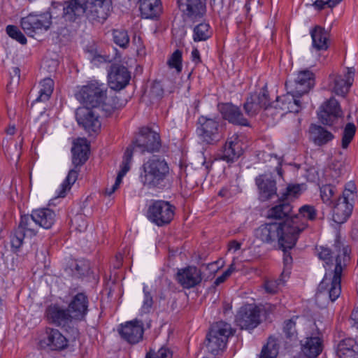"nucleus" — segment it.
I'll list each match as a JSON object with an SVG mask.
<instances>
[{"label": "nucleus", "mask_w": 358, "mask_h": 358, "mask_svg": "<svg viewBox=\"0 0 358 358\" xmlns=\"http://www.w3.org/2000/svg\"><path fill=\"white\" fill-rule=\"evenodd\" d=\"M315 85V76L313 72L306 69L300 71L293 81H287L285 87L287 93L276 99V106L287 113H299L303 107L301 96L307 94Z\"/></svg>", "instance_id": "obj_1"}, {"label": "nucleus", "mask_w": 358, "mask_h": 358, "mask_svg": "<svg viewBox=\"0 0 358 358\" xmlns=\"http://www.w3.org/2000/svg\"><path fill=\"white\" fill-rule=\"evenodd\" d=\"M111 0H67L64 3L63 15L70 22L85 17L92 22H103L108 17Z\"/></svg>", "instance_id": "obj_2"}, {"label": "nucleus", "mask_w": 358, "mask_h": 358, "mask_svg": "<svg viewBox=\"0 0 358 358\" xmlns=\"http://www.w3.org/2000/svg\"><path fill=\"white\" fill-rule=\"evenodd\" d=\"M305 229L296 224L294 219L283 222H271L261 225L255 231L256 238L265 243L278 241L280 248H292L299 234Z\"/></svg>", "instance_id": "obj_3"}, {"label": "nucleus", "mask_w": 358, "mask_h": 358, "mask_svg": "<svg viewBox=\"0 0 358 358\" xmlns=\"http://www.w3.org/2000/svg\"><path fill=\"white\" fill-rule=\"evenodd\" d=\"M338 254L336 258V264L334 271L326 272L322 282L320 283L317 297L328 298L331 301H336L341 293V275L342 271L348 264L350 257V250L348 246L343 247L336 245Z\"/></svg>", "instance_id": "obj_4"}, {"label": "nucleus", "mask_w": 358, "mask_h": 358, "mask_svg": "<svg viewBox=\"0 0 358 358\" xmlns=\"http://www.w3.org/2000/svg\"><path fill=\"white\" fill-rule=\"evenodd\" d=\"M141 182L149 188L162 189L170 176V168L165 159L153 157L143 165Z\"/></svg>", "instance_id": "obj_5"}, {"label": "nucleus", "mask_w": 358, "mask_h": 358, "mask_svg": "<svg viewBox=\"0 0 358 358\" xmlns=\"http://www.w3.org/2000/svg\"><path fill=\"white\" fill-rule=\"evenodd\" d=\"M106 87L103 83L92 81L84 85L76 93V99L85 106L96 110H103L106 99Z\"/></svg>", "instance_id": "obj_6"}, {"label": "nucleus", "mask_w": 358, "mask_h": 358, "mask_svg": "<svg viewBox=\"0 0 358 358\" xmlns=\"http://www.w3.org/2000/svg\"><path fill=\"white\" fill-rule=\"evenodd\" d=\"M231 324L223 321L213 324L206 336V348L213 355H218L226 347L229 336L234 334Z\"/></svg>", "instance_id": "obj_7"}, {"label": "nucleus", "mask_w": 358, "mask_h": 358, "mask_svg": "<svg viewBox=\"0 0 358 358\" xmlns=\"http://www.w3.org/2000/svg\"><path fill=\"white\" fill-rule=\"evenodd\" d=\"M161 140L159 134L148 127L141 129L139 134L136 136L126 150L130 149L133 152H138L141 154L145 152H154L159 150Z\"/></svg>", "instance_id": "obj_8"}, {"label": "nucleus", "mask_w": 358, "mask_h": 358, "mask_svg": "<svg viewBox=\"0 0 358 358\" xmlns=\"http://www.w3.org/2000/svg\"><path fill=\"white\" fill-rule=\"evenodd\" d=\"M275 106L276 102L274 103L273 106H270L268 92L266 87H264L259 92L251 94L250 96L247 98L243 104V108L245 113L249 117L255 116L262 109L266 110L268 113L273 110V109H275L277 110L278 113H280V115L282 116L285 113H283V111L280 109L278 106L275 108ZM273 114V113L271 112V115Z\"/></svg>", "instance_id": "obj_9"}, {"label": "nucleus", "mask_w": 358, "mask_h": 358, "mask_svg": "<svg viewBox=\"0 0 358 358\" xmlns=\"http://www.w3.org/2000/svg\"><path fill=\"white\" fill-rule=\"evenodd\" d=\"M46 317L48 322L57 327L65 328L70 331L73 338L78 335V330L75 327V320L71 317L68 309H64L58 306H50L47 308Z\"/></svg>", "instance_id": "obj_10"}, {"label": "nucleus", "mask_w": 358, "mask_h": 358, "mask_svg": "<svg viewBox=\"0 0 358 358\" xmlns=\"http://www.w3.org/2000/svg\"><path fill=\"white\" fill-rule=\"evenodd\" d=\"M51 15L49 12H44L41 14L34 13L22 17L21 20V27L29 36L33 37L34 34L43 30H48L52 23Z\"/></svg>", "instance_id": "obj_11"}, {"label": "nucleus", "mask_w": 358, "mask_h": 358, "mask_svg": "<svg viewBox=\"0 0 358 358\" xmlns=\"http://www.w3.org/2000/svg\"><path fill=\"white\" fill-rule=\"evenodd\" d=\"M38 225L34 219L33 213L21 216L20 223L11 237L13 248H19L23 243L25 237H32L36 235Z\"/></svg>", "instance_id": "obj_12"}, {"label": "nucleus", "mask_w": 358, "mask_h": 358, "mask_svg": "<svg viewBox=\"0 0 358 358\" xmlns=\"http://www.w3.org/2000/svg\"><path fill=\"white\" fill-rule=\"evenodd\" d=\"M173 206L164 201H156L148 210V219L157 226L169 224L173 217Z\"/></svg>", "instance_id": "obj_13"}, {"label": "nucleus", "mask_w": 358, "mask_h": 358, "mask_svg": "<svg viewBox=\"0 0 358 358\" xmlns=\"http://www.w3.org/2000/svg\"><path fill=\"white\" fill-rule=\"evenodd\" d=\"M197 134L200 138L208 144H214L222 138L218 122L207 116H201L199 118Z\"/></svg>", "instance_id": "obj_14"}, {"label": "nucleus", "mask_w": 358, "mask_h": 358, "mask_svg": "<svg viewBox=\"0 0 358 358\" xmlns=\"http://www.w3.org/2000/svg\"><path fill=\"white\" fill-rule=\"evenodd\" d=\"M236 324L242 329H253L260 323V310L253 304L241 307L236 316Z\"/></svg>", "instance_id": "obj_15"}, {"label": "nucleus", "mask_w": 358, "mask_h": 358, "mask_svg": "<svg viewBox=\"0 0 358 358\" xmlns=\"http://www.w3.org/2000/svg\"><path fill=\"white\" fill-rule=\"evenodd\" d=\"M98 110L90 107L78 108L76 113V120L88 133H96L101 128Z\"/></svg>", "instance_id": "obj_16"}, {"label": "nucleus", "mask_w": 358, "mask_h": 358, "mask_svg": "<svg viewBox=\"0 0 358 358\" xmlns=\"http://www.w3.org/2000/svg\"><path fill=\"white\" fill-rule=\"evenodd\" d=\"M118 332L124 340L131 344H135L143 338V324L138 320L127 322L120 326Z\"/></svg>", "instance_id": "obj_17"}, {"label": "nucleus", "mask_w": 358, "mask_h": 358, "mask_svg": "<svg viewBox=\"0 0 358 358\" xmlns=\"http://www.w3.org/2000/svg\"><path fill=\"white\" fill-rule=\"evenodd\" d=\"M89 300L84 292L73 295L69 303L68 310L75 321L84 320L88 312Z\"/></svg>", "instance_id": "obj_18"}, {"label": "nucleus", "mask_w": 358, "mask_h": 358, "mask_svg": "<svg viewBox=\"0 0 358 358\" xmlns=\"http://www.w3.org/2000/svg\"><path fill=\"white\" fill-rule=\"evenodd\" d=\"M108 77L109 85L114 90L124 88L130 80V74L127 68L117 64L110 66Z\"/></svg>", "instance_id": "obj_19"}, {"label": "nucleus", "mask_w": 358, "mask_h": 358, "mask_svg": "<svg viewBox=\"0 0 358 358\" xmlns=\"http://www.w3.org/2000/svg\"><path fill=\"white\" fill-rule=\"evenodd\" d=\"M342 115V110L338 101L334 97L330 98L320 107L318 117L324 124H331L334 121Z\"/></svg>", "instance_id": "obj_20"}, {"label": "nucleus", "mask_w": 358, "mask_h": 358, "mask_svg": "<svg viewBox=\"0 0 358 358\" xmlns=\"http://www.w3.org/2000/svg\"><path fill=\"white\" fill-rule=\"evenodd\" d=\"M347 71L344 76H330V79L333 82L331 90L337 95L345 96L349 92L350 87L354 81V75L355 70L354 68H347Z\"/></svg>", "instance_id": "obj_21"}, {"label": "nucleus", "mask_w": 358, "mask_h": 358, "mask_svg": "<svg viewBox=\"0 0 358 358\" xmlns=\"http://www.w3.org/2000/svg\"><path fill=\"white\" fill-rule=\"evenodd\" d=\"M176 280L182 287L189 289L201 282V273L195 266H188L178 271Z\"/></svg>", "instance_id": "obj_22"}, {"label": "nucleus", "mask_w": 358, "mask_h": 358, "mask_svg": "<svg viewBox=\"0 0 358 358\" xmlns=\"http://www.w3.org/2000/svg\"><path fill=\"white\" fill-rule=\"evenodd\" d=\"M41 344L51 350H61L68 345V339L58 329L47 328Z\"/></svg>", "instance_id": "obj_23"}, {"label": "nucleus", "mask_w": 358, "mask_h": 358, "mask_svg": "<svg viewBox=\"0 0 358 358\" xmlns=\"http://www.w3.org/2000/svg\"><path fill=\"white\" fill-rule=\"evenodd\" d=\"M180 10L192 20L203 17L206 12L205 0H178Z\"/></svg>", "instance_id": "obj_24"}, {"label": "nucleus", "mask_w": 358, "mask_h": 358, "mask_svg": "<svg viewBox=\"0 0 358 358\" xmlns=\"http://www.w3.org/2000/svg\"><path fill=\"white\" fill-rule=\"evenodd\" d=\"M259 189V199L266 201L277 194L275 181L266 175H260L255 179Z\"/></svg>", "instance_id": "obj_25"}, {"label": "nucleus", "mask_w": 358, "mask_h": 358, "mask_svg": "<svg viewBox=\"0 0 358 358\" xmlns=\"http://www.w3.org/2000/svg\"><path fill=\"white\" fill-rule=\"evenodd\" d=\"M220 110L223 117L229 122L241 126L249 125L248 120L243 117L239 107L231 103H224L220 106Z\"/></svg>", "instance_id": "obj_26"}, {"label": "nucleus", "mask_w": 358, "mask_h": 358, "mask_svg": "<svg viewBox=\"0 0 358 358\" xmlns=\"http://www.w3.org/2000/svg\"><path fill=\"white\" fill-rule=\"evenodd\" d=\"M301 352L308 358H316L322 350V341L318 336H307L301 341Z\"/></svg>", "instance_id": "obj_27"}, {"label": "nucleus", "mask_w": 358, "mask_h": 358, "mask_svg": "<svg viewBox=\"0 0 358 358\" xmlns=\"http://www.w3.org/2000/svg\"><path fill=\"white\" fill-rule=\"evenodd\" d=\"M72 162L76 167L83 165L88 159L90 145L86 138H78L73 142L72 148Z\"/></svg>", "instance_id": "obj_28"}, {"label": "nucleus", "mask_w": 358, "mask_h": 358, "mask_svg": "<svg viewBox=\"0 0 358 358\" xmlns=\"http://www.w3.org/2000/svg\"><path fill=\"white\" fill-rule=\"evenodd\" d=\"M32 213L38 227H42L45 229H50L56 221L55 213L48 208L34 210Z\"/></svg>", "instance_id": "obj_29"}, {"label": "nucleus", "mask_w": 358, "mask_h": 358, "mask_svg": "<svg viewBox=\"0 0 358 358\" xmlns=\"http://www.w3.org/2000/svg\"><path fill=\"white\" fill-rule=\"evenodd\" d=\"M141 15L147 19L157 18L162 10L161 0H139Z\"/></svg>", "instance_id": "obj_30"}, {"label": "nucleus", "mask_w": 358, "mask_h": 358, "mask_svg": "<svg viewBox=\"0 0 358 358\" xmlns=\"http://www.w3.org/2000/svg\"><path fill=\"white\" fill-rule=\"evenodd\" d=\"M281 200L278 205H276L268 210V217L274 219L287 217L286 220L287 219H294L297 226L300 227H303V225L300 226L298 223V215L293 216L291 215L292 210L291 205L286 201Z\"/></svg>", "instance_id": "obj_31"}, {"label": "nucleus", "mask_w": 358, "mask_h": 358, "mask_svg": "<svg viewBox=\"0 0 358 358\" xmlns=\"http://www.w3.org/2000/svg\"><path fill=\"white\" fill-rule=\"evenodd\" d=\"M131 159L132 153L130 149H128L124 152L123 160L121 164V169L117 174L115 183L111 186V187H107L106 189L105 194L106 195L110 196L119 188L120 185L122 182V178L130 169V164L131 162Z\"/></svg>", "instance_id": "obj_32"}, {"label": "nucleus", "mask_w": 358, "mask_h": 358, "mask_svg": "<svg viewBox=\"0 0 358 358\" xmlns=\"http://www.w3.org/2000/svg\"><path fill=\"white\" fill-rule=\"evenodd\" d=\"M333 220L337 224L345 222L351 215L352 204L351 202H343L337 200L332 206Z\"/></svg>", "instance_id": "obj_33"}, {"label": "nucleus", "mask_w": 358, "mask_h": 358, "mask_svg": "<svg viewBox=\"0 0 358 358\" xmlns=\"http://www.w3.org/2000/svg\"><path fill=\"white\" fill-rule=\"evenodd\" d=\"M243 153V149L237 141V138H232L225 143L222 155V159L227 162L236 160Z\"/></svg>", "instance_id": "obj_34"}, {"label": "nucleus", "mask_w": 358, "mask_h": 358, "mask_svg": "<svg viewBox=\"0 0 358 358\" xmlns=\"http://www.w3.org/2000/svg\"><path fill=\"white\" fill-rule=\"evenodd\" d=\"M337 355L339 358H358V344L352 338L342 340L338 345Z\"/></svg>", "instance_id": "obj_35"}, {"label": "nucleus", "mask_w": 358, "mask_h": 358, "mask_svg": "<svg viewBox=\"0 0 358 358\" xmlns=\"http://www.w3.org/2000/svg\"><path fill=\"white\" fill-rule=\"evenodd\" d=\"M310 136L312 141L317 145H323L334 138V135L325 128L312 124L310 127Z\"/></svg>", "instance_id": "obj_36"}, {"label": "nucleus", "mask_w": 358, "mask_h": 358, "mask_svg": "<svg viewBox=\"0 0 358 358\" xmlns=\"http://www.w3.org/2000/svg\"><path fill=\"white\" fill-rule=\"evenodd\" d=\"M313 47L317 50H327L328 48V32L322 27L316 26L310 31Z\"/></svg>", "instance_id": "obj_37"}, {"label": "nucleus", "mask_w": 358, "mask_h": 358, "mask_svg": "<svg viewBox=\"0 0 358 358\" xmlns=\"http://www.w3.org/2000/svg\"><path fill=\"white\" fill-rule=\"evenodd\" d=\"M54 82L51 78H47L41 82L39 95L36 99V102L46 101L50 97L53 92Z\"/></svg>", "instance_id": "obj_38"}, {"label": "nucleus", "mask_w": 358, "mask_h": 358, "mask_svg": "<svg viewBox=\"0 0 358 358\" xmlns=\"http://www.w3.org/2000/svg\"><path fill=\"white\" fill-rule=\"evenodd\" d=\"M77 178L78 171L75 169L70 170L66 179L60 185L57 197L64 198L66 195L67 192L71 189V185L76 181Z\"/></svg>", "instance_id": "obj_39"}, {"label": "nucleus", "mask_w": 358, "mask_h": 358, "mask_svg": "<svg viewBox=\"0 0 358 358\" xmlns=\"http://www.w3.org/2000/svg\"><path fill=\"white\" fill-rule=\"evenodd\" d=\"M278 354V345L274 337H269L267 344L263 347L259 358H276Z\"/></svg>", "instance_id": "obj_40"}, {"label": "nucleus", "mask_w": 358, "mask_h": 358, "mask_svg": "<svg viewBox=\"0 0 358 358\" xmlns=\"http://www.w3.org/2000/svg\"><path fill=\"white\" fill-rule=\"evenodd\" d=\"M210 36V26L207 23H201L194 29L193 39L195 42L206 41Z\"/></svg>", "instance_id": "obj_41"}, {"label": "nucleus", "mask_w": 358, "mask_h": 358, "mask_svg": "<svg viewBox=\"0 0 358 358\" xmlns=\"http://www.w3.org/2000/svg\"><path fill=\"white\" fill-rule=\"evenodd\" d=\"M336 192L335 187L331 185H325L320 187V196L322 201L328 206L334 203V194Z\"/></svg>", "instance_id": "obj_42"}, {"label": "nucleus", "mask_w": 358, "mask_h": 358, "mask_svg": "<svg viewBox=\"0 0 358 358\" xmlns=\"http://www.w3.org/2000/svg\"><path fill=\"white\" fill-rule=\"evenodd\" d=\"M71 271L73 275L76 278H81L87 273L90 269V264L85 260H78L72 265Z\"/></svg>", "instance_id": "obj_43"}, {"label": "nucleus", "mask_w": 358, "mask_h": 358, "mask_svg": "<svg viewBox=\"0 0 358 358\" xmlns=\"http://www.w3.org/2000/svg\"><path fill=\"white\" fill-rule=\"evenodd\" d=\"M114 43L121 48H125L129 43V37L127 31L123 29H115L113 31Z\"/></svg>", "instance_id": "obj_44"}, {"label": "nucleus", "mask_w": 358, "mask_h": 358, "mask_svg": "<svg viewBox=\"0 0 358 358\" xmlns=\"http://www.w3.org/2000/svg\"><path fill=\"white\" fill-rule=\"evenodd\" d=\"M289 271H287V268H285L282 274L281 278L278 280H268L266 282L264 285L265 290L267 293L269 294H275L278 291V285L280 283L284 281L285 277H288L289 275Z\"/></svg>", "instance_id": "obj_45"}, {"label": "nucleus", "mask_w": 358, "mask_h": 358, "mask_svg": "<svg viewBox=\"0 0 358 358\" xmlns=\"http://www.w3.org/2000/svg\"><path fill=\"white\" fill-rule=\"evenodd\" d=\"M356 128L353 123H348L344 129L342 137V147L347 148L351 141L352 140Z\"/></svg>", "instance_id": "obj_46"}, {"label": "nucleus", "mask_w": 358, "mask_h": 358, "mask_svg": "<svg viewBox=\"0 0 358 358\" xmlns=\"http://www.w3.org/2000/svg\"><path fill=\"white\" fill-rule=\"evenodd\" d=\"M167 64L171 69H175L178 73L182 70V52L176 50L169 59Z\"/></svg>", "instance_id": "obj_47"}, {"label": "nucleus", "mask_w": 358, "mask_h": 358, "mask_svg": "<svg viewBox=\"0 0 358 358\" xmlns=\"http://www.w3.org/2000/svg\"><path fill=\"white\" fill-rule=\"evenodd\" d=\"M6 32L12 38L16 40L22 45L27 43V38L18 28L13 25H8L6 27Z\"/></svg>", "instance_id": "obj_48"}, {"label": "nucleus", "mask_w": 358, "mask_h": 358, "mask_svg": "<svg viewBox=\"0 0 358 358\" xmlns=\"http://www.w3.org/2000/svg\"><path fill=\"white\" fill-rule=\"evenodd\" d=\"M301 192V186L300 185H289L285 192L282 193L280 199L287 200L297 197Z\"/></svg>", "instance_id": "obj_49"}, {"label": "nucleus", "mask_w": 358, "mask_h": 358, "mask_svg": "<svg viewBox=\"0 0 358 358\" xmlns=\"http://www.w3.org/2000/svg\"><path fill=\"white\" fill-rule=\"evenodd\" d=\"M292 318L285 322V325L283 327V331L286 334L287 338L290 340L295 339L296 338V320Z\"/></svg>", "instance_id": "obj_50"}, {"label": "nucleus", "mask_w": 358, "mask_h": 358, "mask_svg": "<svg viewBox=\"0 0 358 358\" xmlns=\"http://www.w3.org/2000/svg\"><path fill=\"white\" fill-rule=\"evenodd\" d=\"M143 294L144 298L141 308V311L143 313H148L150 311L152 308L153 304V299L150 293L147 290V286H144L143 287Z\"/></svg>", "instance_id": "obj_51"}, {"label": "nucleus", "mask_w": 358, "mask_h": 358, "mask_svg": "<svg viewBox=\"0 0 358 358\" xmlns=\"http://www.w3.org/2000/svg\"><path fill=\"white\" fill-rule=\"evenodd\" d=\"M299 216L305 217L309 220H313L315 219L317 215V211L315 208L312 206L305 205L299 209Z\"/></svg>", "instance_id": "obj_52"}, {"label": "nucleus", "mask_w": 358, "mask_h": 358, "mask_svg": "<svg viewBox=\"0 0 358 358\" xmlns=\"http://www.w3.org/2000/svg\"><path fill=\"white\" fill-rule=\"evenodd\" d=\"M145 358H172V353L169 348H161L157 352L150 350Z\"/></svg>", "instance_id": "obj_53"}, {"label": "nucleus", "mask_w": 358, "mask_h": 358, "mask_svg": "<svg viewBox=\"0 0 358 358\" xmlns=\"http://www.w3.org/2000/svg\"><path fill=\"white\" fill-rule=\"evenodd\" d=\"M149 94L152 100H157L162 97L164 90L159 82H155L151 85Z\"/></svg>", "instance_id": "obj_54"}, {"label": "nucleus", "mask_w": 358, "mask_h": 358, "mask_svg": "<svg viewBox=\"0 0 358 358\" xmlns=\"http://www.w3.org/2000/svg\"><path fill=\"white\" fill-rule=\"evenodd\" d=\"M318 256L320 259L324 262L325 264L329 266V269H331L330 263L332 264V259L330 250L327 248L321 247Z\"/></svg>", "instance_id": "obj_55"}, {"label": "nucleus", "mask_w": 358, "mask_h": 358, "mask_svg": "<svg viewBox=\"0 0 358 358\" xmlns=\"http://www.w3.org/2000/svg\"><path fill=\"white\" fill-rule=\"evenodd\" d=\"M348 186L351 187L352 189H345L343 191V196L339 197L337 200L343 201V202H350V201L353 200V199L355 197V194H354V192L355 189V185L352 183H349L348 185Z\"/></svg>", "instance_id": "obj_56"}, {"label": "nucleus", "mask_w": 358, "mask_h": 358, "mask_svg": "<svg viewBox=\"0 0 358 358\" xmlns=\"http://www.w3.org/2000/svg\"><path fill=\"white\" fill-rule=\"evenodd\" d=\"M341 1L342 0H317L314 5L316 8H317V9L321 10L326 5L330 8L334 7Z\"/></svg>", "instance_id": "obj_57"}, {"label": "nucleus", "mask_w": 358, "mask_h": 358, "mask_svg": "<svg viewBox=\"0 0 358 358\" xmlns=\"http://www.w3.org/2000/svg\"><path fill=\"white\" fill-rule=\"evenodd\" d=\"M281 248L284 252L283 262H284L285 266L286 268H288L292 262V258L290 254L287 253V250H290L291 248Z\"/></svg>", "instance_id": "obj_58"}, {"label": "nucleus", "mask_w": 358, "mask_h": 358, "mask_svg": "<svg viewBox=\"0 0 358 358\" xmlns=\"http://www.w3.org/2000/svg\"><path fill=\"white\" fill-rule=\"evenodd\" d=\"M132 42L134 45L136 47L138 52H140L143 50L144 45L143 44V41L139 36L134 35Z\"/></svg>", "instance_id": "obj_59"}, {"label": "nucleus", "mask_w": 358, "mask_h": 358, "mask_svg": "<svg viewBox=\"0 0 358 358\" xmlns=\"http://www.w3.org/2000/svg\"><path fill=\"white\" fill-rule=\"evenodd\" d=\"M11 81L18 83L20 77V70L18 67H13L10 73Z\"/></svg>", "instance_id": "obj_60"}, {"label": "nucleus", "mask_w": 358, "mask_h": 358, "mask_svg": "<svg viewBox=\"0 0 358 358\" xmlns=\"http://www.w3.org/2000/svg\"><path fill=\"white\" fill-rule=\"evenodd\" d=\"M229 276V273L224 271L220 276L216 278L214 284L217 286L224 282Z\"/></svg>", "instance_id": "obj_61"}, {"label": "nucleus", "mask_w": 358, "mask_h": 358, "mask_svg": "<svg viewBox=\"0 0 358 358\" xmlns=\"http://www.w3.org/2000/svg\"><path fill=\"white\" fill-rule=\"evenodd\" d=\"M192 59L196 64L201 62L200 54L196 48H194L192 51Z\"/></svg>", "instance_id": "obj_62"}, {"label": "nucleus", "mask_w": 358, "mask_h": 358, "mask_svg": "<svg viewBox=\"0 0 358 358\" xmlns=\"http://www.w3.org/2000/svg\"><path fill=\"white\" fill-rule=\"evenodd\" d=\"M351 320L353 321L352 326L358 329V308L352 311Z\"/></svg>", "instance_id": "obj_63"}, {"label": "nucleus", "mask_w": 358, "mask_h": 358, "mask_svg": "<svg viewBox=\"0 0 358 358\" xmlns=\"http://www.w3.org/2000/svg\"><path fill=\"white\" fill-rule=\"evenodd\" d=\"M241 244L236 241H231L229 243V250L236 252L241 248Z\"/></svg>", "instance_id": "obj_64"}]
</instances>
